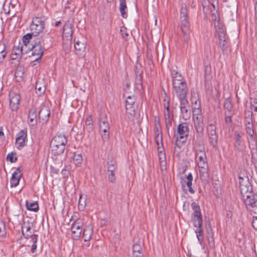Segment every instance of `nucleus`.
I'll list each match as a JSON object with an SVG mask.
<instances>
[{
    "mask_svg": "<svg viewBox=\"0 0 257 257\" xmlns=\"http://www.w3.org/2000/svg\"><path fill=\"white\" fill-rule=\"evenodd\" d=\"M239 184L243 201L248 211L257 207V194L252 192V186L249 182L247 177H238Z\"/></svg>",
    "mask_w": 257,
    "mask_h": 257,
    "instance_id": "obj_1",
    "label": "nucleus"
},
{
    "mask_svg": "<svg viewBox=\"0 0 257 257\" xmlns=\"http://www.w3.org/2000/svg\"><path fill=\"white\" fill-rule=\"evenodd\" d=\"M173 92L178 99L187 97L188 88L187 83L182 75L177 71H172Z\"/></svg>",
    "mask_w": 257,
    "mask_h": 257,
    "instance_id": "obj_2",
    "label": "nucleus"
},
{
    "mask_svg": "<svg viewBox=\"0 0 257 257\" xmlns=\"http://www.w3.org/2000/svg\"><path fill=\"white\" fill-rule=\"evenodd\" d=\"M67 140L64 135L55 136L50 143L51 152L53 155L57 156L64 153Z\"/></svg>",
    "mask_w": 257,
    "mask_h": 257,
    "instance_id": "obj_3",
    "label": "nucleus"
},
{
    "mask_svg": "<svg viewBox=\"0 0 257 257\" xmlns=\"http://www.w3.org/2000/svg\"><path fill=\"white\" fill-rule=\"evenodd\" d=\"M189 133V125L186 122L180 123L178 125L177 131L174 134L176 139L175 146L180 147V145L186 143Z\"/></svg>",
    "mask_w": 257,
    "mask_h": 257,
    "instance_id": "obj_4",
    "label": "nucleus"
},
{
    "mask_svg": "<svg viewBox=\"0 0 257 257\" xmlns=\"http://www.w3.org/2000/svg\"><path fill=\"white\" fill-rule=\"evenodd\" d=\"M214 27L216 31L215 36L218 39V46L224 53L227 48V39L224 32V26L218 20L214 22Z\"/></svg>",
    "mask_w": 257,
    "mask_h": 257,
    "instance_id": "obj_5",
    "label": "nucleus"
},
{
    "mask_svg": "<svg viewBox=\"0 0 257 257\" xmlns=\"http://www.w3.org/2000/svg\"><path fill=\"white\" fill-rule=\"evenodd\" d=\"M99 133L104 142L107 141L109 138L110 126L107 118L104 114L100 116L99 120Z\"/></svg>",
    "mask_w": 257,
    "mask_h": 257,
    "instance_id": "obj_6",
    "label": "nucleus"
},
{
    "mask_svg": "<svg viewBox=\"0 0 257 257\" xmlns=\"http://www.w3.org/2000/svg\"><path fill=\"white\" fill-rule=\"evenodd\" d=\"M207 136L209 143L213 147L217 145L218 135L216 133V122L214 121H208L206 127Z\"/></svg>",
    "mask_w": 257,
    "mask_h": 257,
    "instance_id": "obj_7",
    "label": "nucleus"
},
{
    "mask_svg": "<svg viewBox=\"0 0 257 257\" xmlns=\"http://www.w3.org/2000/svg\"><path fill=\"white\" fill-rule=\"evenodd\" d=\"M45 26V21L42 18L36 17L33 18L30 30L35 37L43 31Z\"/></svg>",
    "mask_w": 257,
    "mask_h": 257,
    "instance_id": "obj_8",
    "label": "nucleus"
},
{
    "mask_svg": "<svg viewBox=\"0 0 257 257\" xmlns=\"http://www.w3.org/2000/svg\"><path fill=\"white\" fill-rule=\"evenodd\" d=\"M191 208L193 211L192 219L194 226L197 227V225H199L201 226V224H203V219L200 206L194 202L191 204Z\"/></svg>",
    "mask_w": 257,
    "mask_h": 257,
    "instance_id": "obj_9",
    "label": "nucleus"
},
{
    "mask_svg": "<svg viewBox=\"0 0 257 257\" xmlns=\"http://www.w3.org/2000/svg\"><path fill=\"white\" fill-rule=\"evenodd\" d=\"M32 55L38 56L36 60L41 59L43 55L44 50V42L41 38H39L35 39V43L32 45Z\"/></svg>",
    "mask_w": 257,
    "mask_h": 257,
    "instance_id": "obj_10",
    "label": "nucleus"
},
{
    "mask_svg": "<svg viewBox=\"0 0 257 257\" xmlns=\"http://www.w3.org/2000/svg\"><path fill=\"white\" fill-rule=\"evenodd\" d=\"M180 101V109L182 117L185 120H188L191 116L190 105L187 97L179 99Z\"/></svg>",
    "mask_w": 257,
    "mask_h": 257,
    "instance_id": "obj_11",
    "label": "nucleus"
},
{
    "mask_svg": "<svg viewBox=\"0 0 257 257\" xmlns=\"http://www.w3.org/2000/svg\"><path fill=\"white\" fill-rule=\"evenodd\" d=\"M180 27L183 35V39L185 43H188L190 39V23L189 19L180 20Z\"/></svg>",
    "mask_w": 257,
    "mask_h": 257,
    "instance_id": "obj_12",
    "label": "nucleus"
},
{
    "mask_svg": "<svg viewBox=\"0 0 257 257\" xmlns=\"http://www.w3.org/2000/svg\"><path fill=\"white\" fill-rule=\"evenodd\" d=\"M27 132L26 129L21 130L17 135L16 144L19 150L22 149L25 145L27 141Z\"/></svg>",
    "mask_w": 257,
    "mask_h": 257,
    "instance_id": "obj_13",
    "label": "nucleus"
},
{
    "mask_svg": "<svg viewBox=\"0 0 257 257\" xmlns=\"http://www.w3.org/2000/svg\"><path fill=\"white\" fill-rule=\"evenodd\" d=\"M196 163L199 167L200 177L202 180H206L209 177L208 166L207 161Z\"/></svg>",
    "mask_w": 257,
    "mask_h": 257,
    "instance_id": "obj_14",
    "label": "nucleus"
},
{
    "mask_svg": "<svg viewBox=\"0 0 257 257\" xmlns=\"http://www.w3.org/2000/svg\"><path fill=\"white\" fill-rule=\"evenodd\" d=\"M72 27L73 23L69 20L67 21L63 26V37L66 38L69 41H71L72 38Z\"/></svg>",
    "mask_w": 257,
    "mask_h": 257,
    "instance_id": "obj_15",
    "label": "nucleus"
},
{
    "mask_svg": "<svg viewBox=\"0 0 257 257\" xmlns=\"http://www.w3.org/2000/svg\"><path fill=\"white\" fill-rule=\"evenodd\" d=\"M10 96V106L13 111H16L19 107L21 96L19 94L11 92Z\"/></svg>",
    "mask_w": 257,
    "mask_h": 257,
    "instance_id": "obj_16",
    "label": "nucleus"
},
{
    "mask_svg": "<svg viewBox=\"0 0 257 257\" xmlns=\"http://www.w3.org/2000/svg\"><path fill=\"white\" fill-rule=\"evenodd\" d=\"M136 101V97L134 95L128 96L126 97L125 101V108L126 112L131 116H134L135 111L134 109V104Z\"/></svg>",
    "mask_w": 257,
    "mask_h": 257,
    "instance_id": "obj_17",
    "label": "nucleus"
},
{
    "mask_svg": "<svg viewBox=\"0 0 257 257\" xmlns=\"http://www.w3.org/2000/svg\"><path fill=\"white\" fill-rule=\"evenodd\" d=\"M72 236L74 239L78 240L80 237L82 232V225L79 222H74L71 227Z\"/></svg>",
    "mask_w": 257,
    "mask_h": 257,
    "instance_id": "obj_18",
    "label": "nucleus"
},
{
    "mask_svg": "<svg viewBox=\"0 0 257 257\" xmlns=\"http://www.w3.org/2000/svg\"><path fill=\"white\" fill-rule=\"evenodd\" d=\"M21 176L20 169L17 168L13 173L11 178L10 182L12 187H16L19 184Z\"/></svg>",
    "mask_w": 257,
    "mask_h": 257,
    "instance_id": "obj_19",
    "label": "nucleus"
},
{
    "mask_svg": "<svg viewBox=\"0 0 257 257\" xmlns=\"http://www.w3.org/2000/svg\"><path fill=\"white\" fill-rule=\"evenodd\" d=\"M74 48L76 51L77 52V54H81L85 49L86 43L83 39L82 40H76L74 38Z\"/></svg>",
    "mask_w": 257,
    "mask_h": 257,
    "instance_id": "obj_20",
    "label": "nucleus"
},
{
    "mask_svg": "<svg viewBox=\"0 0 257 257\" xmlns=\"http://www.w3.org/2000/svg\"><path fill=\"white\" fill-rule=\"evenodd\" d=\"M194 127L197 133V138L201 139L204 135L203 121L194 122Z\"/></svg>",
    "mask_w": 257,
    "mask_h": 257,
    "instance_id": "obj_21",
    "label": "nucleus"
},
{
    "mask_svg": "<svg viewBox=\"0 0 257 257\" xmlns=\"http://www.w3.org/2000/svg\"><path fill=\"white\" fill-rule=\"evenodd\" d=\"M50 111L49 109L46 106L42 107L39 112V117L44 121L48 120Z\"/></svg>",
    "mask_w": 257,
    "mask_h": 257,
    "instance_id": "obj_22",
    "label": "nucleus"
},
{
    "mask_svg": "<svg viewBox=\"0 0 257 257\" xmlns=\"http://www.w3.org/2000/svg\"><path fill=\"white\" fill-rule=\"evenodd\" d=\"M29 123L34 126L37 124V112L35 108H32L28 114Z\"/></svg>",
    "mask_w": 257,
    "mask_h": 257,
    "instance_id": "obj_23",
    "label": "nucleus"
},
{
    "mask_svg": "<svg viewBox=\"0 0 257 257\" xmlns=\"http://www.w3.org/2000/svg\"><path fill=\"white\" fill-rule=\"evenodd\" d=\"M164 114L166 126L167 128H169L172 125L173 118V115L170 113V108L164 109Z\"/></svg>",
    "mask_w": 257,
    "mask_h": 257,
    "instance_id": "obj_24",
    "label": "nucleus"
},
{
    "mask_svg": "<svg viewBox=\"0 0 257 257\" xmlns=\"http://www.w3.org/2000/svg\"><path fill=\"white\" fill-rule=\"evenodd\" d=\"M155 142L158 146V150H159L161 147H163V141H162V135H155ZM160 154L159 155L160 159H161L162 157L165 158V154L163 153L162 150L159 151Z\"/></svg>",
    "mask_w": 257,
    "mask_h": 257,
    "instance_id": "obj_25",
    "label": "nucleus"
},
{
    "mask_svg": "<svg viewBox=\"0 0 257 257\" xmlns=\"http://www.w3.org/2000/svg\"><path fill=\"white\" fill-rule=\"evenodd\" d=\"M93 234V229L91 226H87L83 230L82 237L85 242L89 241Z\"/></svg>",
    "mask_w": 257,
    "mask_h": 257,
    "instance_id": "obj_26",
    "label": "nucleus"
},
{
    "mask_svg": "<svg viewBox=\"0 0 257 257\" xmlns=\"http://www.w3.org/2000/svg\"><path fill=\"white\" fill-rule=\"evenodd\" d=\"M206 161H207V158L205 151L202 150H197L195 152V162L198 163Z\"/></svg>",
    "mask_w": 257,
    "mask_h": 257,
    "instance_id": "obj_27",
    "label": "nucleus"
},
{
    "mask_svg": "<svg viewBox=\"0 0 257 257\" xmlns=\"http://www.w3.org/2000/svg\"><path fill=\"white\" fill-rule=\"evenodd\" d=\"M22 234L26 238H32L33 236L35 234H33L31 231V227L30 225H24L22 226Z\"/></svg>",
    "mask_w": 257,
    "mask_h": 257,
    "instance_id": "obj_28",
    "label": "nucleus"
},
{
    "mask_svg": "<svg viewBox=\"0 0 257 257\" xmlns=\"http://www.w3.org/2000/svg\"><path fill=\"white\" fill-rule=\"evenodd\" d=\"M241 136L239 134H235V142L234 146L239 151H243L244 148L243 143L241 140Z\"/></svg>",
    "mask_w": 257,
    "mask_h": 257,
    "instance_id": "obj_29",
    "label": "nucleus"
},
{
    "mask_svg": "<svg viewBox=\"0 0 257 257\" xmlns=\"http://www.w3.org/2000/svg\"><path fill=\"white\" fill-rule=\"evenodd\" d=\"M26 206L27 209L30 211L36 212L39 210V206L37 202H29L26 201Z\"/></svg>",
    "mask_w": 257,
    "mask_h": 257,
    "instance_id": "obj_30",
    "label": "nucleus"
},
{
    "mask_svg": "<svg viewBox=\"0 0 257 257\" xmlns=\"http://www.w3.org/2000/svg\"><path fill=\"white\" fill-rule=\"evenodd\" d=\"M197 227H198V229L195 230V233L199 242L201 244L204 241L202 224H201V226L199 225H197Z\"/></svg>",
    "mask_w": 257,
    "mask_h": 257,
    "instance_id": "obj_31",
    "label": "nucleus"
},
{
    "mask_svg": "<svg viewBox=\"0 0 257 257\" xmlns=\"http://www.w3.org/2000/svg\"><path fill=\"white\" fill-rule=\"evenodd\" d=\"M224 106L225 109V112L233 113L232 110V104L231 100L229 98H226L225 100Z\"/></svg>",
    "mask_w": 257,
    "mask_h": 257,
    "instance_id": "obj_32",
    "label": "nucleus"
},
{
    "mask_svg": "<svg viewBox=\"0 0 257 257\" xmlns=\"http://www.w3.org/2000/svg\"><path fill=\"white\" fill-rule=\"evenodd\" d=\"M180 19V20L189 19L187 6L184 4H183L181 5Z\"/></svg>",
    "mask_w": 257,
    "mask_h": 257,
    "instance_id": "obj_33",
    "label": "nucleus"
},
{
    "mask_svg": "<svg viewBox=\"0 0 257 257\" xmlns=\"http://www.w3.org/2000/svg\"><path fill=\"white\" fill-rule=\"evenodd\" d=\"M187 181L186 182V185L189 188V191L190 193L194 194L195 193V191L192 188L193 176L191 173H189L188 175H187Z\"/></svg>",
    "mask_w": 257,
    "mask_h": 257,
    "instance_id": "obj_34",
    "label": "nucleus"
},
{
    "mask_svg": "<svg viewBox=\"0 0 257 257\" xmlns=\"http://www.w3.org/2000/svg\"><path fill=\"white\" fill-rule=\"evenodd\" d=\"M119 11L122 17L125 18L126 14L125 9H126V5L125 0H119Z\"/></svg>",
    "mask_w": 257,
    "mask_h": 257,
    "instance_id": "obj_35",
    "label": "nucleus"
},
{
    "mask_svg": "<svg viewBox=\"0 0 257 257\" xmlns=\"http://www.w3.org/2000/svg\"><path fill=\"white\" fill-rule=\"evenodd\" d=\"M107 171L108 172H115L116 169V163L114 161L107 162Z\"/></svg>",
    "mask_w": 257,
    "mask_h": 257,
    "instance_id": "obj_36",
    "label": "nucleus"
},
{
    "mask_svg": "<svg viewBox=\"0 0 257 257\" xmlns=\"http://www.w3.org/2000/svg\"><path fill=\"white\" fill-rule=\"evenodd\" d=\"M73 162L76 166H79L82 163V157L80 154H74L73 155Z\"/></svg>",
    "mask_w": 257,
    "mask_h": 257,
    "instance_id": "obj_37",
    "label": "nucleus"
},
{
    "mask_svg": "<svg viewBox=\"0 0 257 257\" xmlns=\"http://www.w3.org/2000/svg\"><path fill=\"white\" fill-rule=\"evenodd\" d=\"M33 38H36V37H34V35L32 34V32L31 33H28L23 36V42L25 45H27L28 43H29L30 41Z\"/></svg>",
    "mask_w": 257,
    "mask_h": 257,
    "instance_id": "obj_38",
    "label": "nucleus"
},
{
    "mask_svg": "<svg viewBox=\"0 0 257 257\" xmlns=\"http://www.w3.org/2000/svg\"><path fill=\"white\" fill-rule=\"evenodd\" d=\"M252 112L248 111L247 112H245V117H244V123L245 125L247 124H252Z\"/></svg>",
    "mask_w": 257,
    "mask_h": 257,
    "instance_id": "obj_39",
    "label": "nucleus"
},
{
    "mask_svg": "<svg viewBox=\"0 0 257 257\" xmlns=\"http://www.w3.org/2000/svg\"><path fill=\"white\" fill-rule=\"evenodd\" d=\"M197 95L195 92H191V101L193 104V105H198L199 107H200V102L198 101V99L197 98Z\"/></svg>",
    "mask_w": 257,
    "mask_h": 257,
    "instance_id": "obj_40",
    "label": "nucleus"
},
{
    "mask_svg": "<svg viewBox=\"0 0 257 257\" xmlns=\"http://www.w3.org/2000/svg\"><path fill=\"white\" fill-rule=\"evenodd\" d=\"M85 124L88 126L89 130L92 131L93 130V124L91 116L89 115L86 117L85 120Z\"/></svg>",
    "mask_w": 257,
    "mask_h": 257,
    "instance_id": "obj_41",
    "label": "nucleus"
},
{
    "mask_svg": "<svg viewBox=\"0 0 257 257\" xmlns=\"http://www.w3.org/2000/svg\"><path fill=\"white\" fill-rule=\"evenodd\" d=\"M32 239L33 241V244L32 245L31 252L32 253H34L36 251V250L37 247L36 243L38 239V235H35V236H33Z\"/></svg>",
    "mask_w": 257,
    "mask_h": 257,
    "instance_id": "obj_42",
    "label": "nucleus"
},
{
    "mask_svg": "<svg viewBox=\"0 0 257 257\" xmlns=\"http://www.w3.org/2000/svg\"><path fill=\"white\" fill-rule=\"evenodd\" d=\"M82 199V195L81 194L79 196V199L78 201V208L80 210H83L86 206V199H84L83 200Z\"/></svg>",
    "mask_w": 257,
    "mask_h": 257,
    "instance_id": "obj_43",
    "label": "nucleus"
},
{
    "mask_svg": "<svg viewBox=\"0 0 257 257\" xmlns=\"http://www.w3.org/2000/svg\"><path fill=\"white\" fill-rule=\"evenodd\" d=\"M245 125L246 133L250 137H252L254 134L253 126L252 124H247Z\"/></svg>",
    "mask_w": 257,
    "mask_h": 257,
    "instance_id": "obj_44",
    "label": "nucleus"
},
{
    "mask_svg": "<svg viewBox=\"0 0 257 257\" xmlns=\"http://www.w3.org/2000/svg\"><path fill=\"white\" fill-rule=\"evenodd\" d=\"M6 235L5 222L0 220V237H5Z\"/></svg>",
    "mask_w": 257,
    "mask_h": 257,
    "instance_id": "obj_45",
    "label": "nucleus"
},
{
    "mask_svg": "<svg viewBox=\"0 0 257 257\" xmlns=\"http://www.w3.org/2000/svg\"><path fill=\"white\" fill-rule=\"evenodd\" d=\"M225 123L227 125H230L232 121V117L233 115V113H226L225 112Z\"/></svg>",
    "mask_w": 257,
    "mask_h": 257,
    "instance_id": "obj_46",
    "label": "nucleus"
},
{
    "mask_svg": "<svg viewBox=\"0 0 257 257\" xmlns=\"http://www.w3.org/2000/svg\"><path fill=\"white\" fill-rule=\"evenodd\" d=\"M136 84L137 85L138 89H142L143 88L142 77L140 75L139 76H137L136 79Z\"/></svg>",
    "mask_w": 257,
    "mask_h": 257,
    "instance_id": "obj_47",
    "label": "nucleus"
},
{
    "mask_svg": "<svg viewBox=\"0 0 257 257\" xmlns=\"http://www.w3.org/2000/svg\"><path fill=\"white\" fill-rule=\"evenodd\" d=\"M154 133L155 135H162L161 127L159 122H156L155 124Z\"/></svg>",
    "mask_w": 257,
    "mask_h": 257,
    "instance_id": "obj_48",
    "label": "nucleus"
},
{
    "mask_svg": "<svg viewBox=\"0 0 257 257\" xmlns=\"http://www.w3.org/2000/svg\"><path fill=\"white\" fill-rule=\"evenodd\" d=\"M143 252L141 245L138 243H135L133 247V253Z\"/></svg>",
    "mask_w": 257,
    "mask_h": 257,
    "instance_id": "obj_49",
    "label": "nucleus"
},
{
    "mask_svg": "<svg viewBox=\"0 0 257 257\" xmlns=\"http://www.w3.org/2000/svg\"><path fill=\"white\" fill-rule=\"evenodd\" d=\"M210 71V68L206 67L205 70V79L206 81H209L211 80L212 77L210 75L209 73Z\"/></svg>",
    "mask_w": 257,
    "mask_h": 257,
    "instance_id": "obj_50",
    "label": "nucleus"
},
{
    "mask_svg": "<svg viewBox=\"0 0 257 257\" xmlns=\"http://www.w3.org/2000/svg\"><path fill=\"white\" fill-rule=\"evenodd\" d=\"M108 179L110 182L113 183L115 180V174L114 172H108Z\"/></svg>",
    "mask_w": 257,
    "mask_h": 257,
    "instance_id": "obj_51",
    "label": "nucleus"
},
{
    "mask_svg": "<svg viewBox=\"0 0 257 257\" xmlns=\"http://www.w3.org/2000/svg\"><path fill=\"white\" fill-rule=\"evenodd\" d=\"M197 106L198 108H196L195 110H193V116L202 115L201 107H199L198 105Z\"/></svg>",
    "mask_w": 257,
    "mask_h": 257,
    "instance_id": "obj_52",
    "label": "nucleus"
},
{
    "mask_svg": "<svg viewBox=\"0 0 257 257\" xmlns=\"http://www.w3.org/2000/svg\"><path fill=\"white\" fill-rule=\"evenodd\" d=\"M7 52L5 50V47L3 49L0 50V62H2L5 58Z\"/></svg>",
    "mask_w": 257,
    "mask_h": 257,
    "instance_id": "obj_53",
    "label": "nucleus"
},
{
    "mask_svg": "<svg viewBox=\"0 0 257 257\" xmlns=\"http://www.w3.org/2000/svg\"><path fill=\"white\" fill-rule=\"evenodd\" d=\"M22 48H17L16 50H14L13 51V52L12 53V56H14V55H20L22 53Z\"/></svg>",
    "mask_w": 257,
    "mask_h": 257,
    "instance_id": "obj_54",
    "label": "nucleus"
},
{
    "mask_svg": "<svg viewBox=\"0 0 257 257\" xmlns=\"http://www.w3.org/2000/svg\"><path fill=\"white\" fill-rule=\"evenodd\" d=\"M7 159L9 160L11 163H14L17 161V158H14L13 154H9L7 156Z\"/></svg>",
    "mask_w": 257,
    "mask_h": 257,
    "instance_id": "obj_55",
    "label": "nucleus"
},
{
    "mask_svg": "<svg viewBox=\"0 0 257 257\" xmlns=\"http://www.w3.org/2000/svg\"><path fill=\"white\" fill-rule=\"evenodd\" d=\"M194 122L203 121V115L193 116Z\"/></svg>",
    "mask_w": 257,
    "mask_h": 257,
    "instance_id": "obj_56",
    "label": "nucleus"
},
{
    "mask_svg": "<svg viewBox=\"0 0 257 257\" xmlns=\"http://www.w3.org/2000/svg\"><path fill=\"white\" fill-rule=\"evenodd\" d=\"M120 33H121L122 36L123 38H125L128 36V33L126 32V30L125 28H121Z\"/></svg>",
    "mask_w": 257,
    "mask_h": 257,
    "instance_id": "obj_57",
    "label": "nucleus"
},
{
    "mask_svg": "<svg viewBox=\"0 0 257 257\" xmlns=\"http://www.w3.org/2000/svg\"><path fill=\"white\" fill-rule=\"evenodd\" d=\"M252 225L253 228L257 230V217H253Z\"/></svg>",
    "mask_w": 257,
    "mask_h": 257,
    "instance_id": "obj_58",
    "label": "nucleus"
},
{
    "mask_svg": "<svg viewBox=\"0 0 257 257\" xmlns=\"http://www.w3.org/2000/svg\"><path fill=\"white\" fill-rule=\"evenodd\" d=\"M133 257H143V252L133 253Z\"/></svg>",
    "mask_w": 257,
    "mask_h": 257,
    "instance_id": "obj_59",
    "label": "nucleus"
},
{
    "mask_svg": "<svg viewBox=\"0 0 257 257\" xmlns=\"http://www.w3.org/2000/svg\"><path fill=\"white\" fill-rule=\"evenodd\" d=\"M206 230L209 235L212 236V229L209 224L208 226H206Z\"/></svg>",
    "mask_w": 257,
    "mask_h": 257,
    "instance_id": "obj_60",
    "label": "nucleus"
},
{
    "mask_svg": "<svg viewBox=\"0 0 257 257\" xmlns=\"http://www.w3.org/2000/svg\"><path fill=\"white\" fill-rule=\"evenodd\" d=\"M252 107L255 111L257 112V99H255L254 101V103L252 104Z\"/></svg>",
    "mask_w": 257,
    "mask_h": 257,
    "instance_id": "obj_61",
    "label": "nucleus"
},
{
    "mask_svg": "<svg viewBox=\"0 0 257 257\" xmlns=\"http://www.w3.org/2000/svg\"><path fill=\"white\" fill-rule=\"evenodd\" d=\"M36 89H38V90H39L40 91H42V92H44V90H45V88L43 87V88H42L40 86H38V83H36Z\"/></svg>",
    "mask_w": 257,
    "mask_h": 257,
    "instance_id": "obj_62",
    "label": "nucleus"
},
{
    "mask_svg": "<svg viewBox=\"0 0 257 257\" xmlns=\"http://www.w3.org/2000/svg\"><path fill=\"white\" fill-rule=\"evenodd\" d=\"M163 105H164V109H167V108H170L169 101L166 102H164Z\"/></svg>",
    "mask_w": 257,
    "mask_h": 257,
    "instance_id": "obj_63",
    "label": "nucleus"
},
{
    "mask_svg": "<svg viewBox=\"0 0 257 257\" xmlns=\"http://www.w3.org/2000/svg\"><path fill=\"white\" fill-rule=\"evenodd\" d=\"M86 242V243L83 244L82 247L83 248L87 249V248L89 247L90 244L89 243L87 242V241Z\"/></svg>",
    "mask_w": 257,
    "mask_h": 257,
    "instance_id": "obj_64",
    "label": "nucleus"
}]
</instances>
